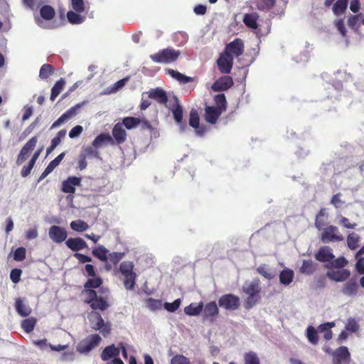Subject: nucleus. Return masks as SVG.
I'll return each instance as SVG.
<instances>
[{"mask_svg":"<svg viewBox=\"0 0 364 364\" xmlns=\"http://www.w3.org/2000/svg\"><path fill=\"white\" fill-rule=\"evenodd\" d=\"M348 264L346 257L341 256L325 265L328 269L326 277L336 282H343L349 279L350 271L345 267Z\"/></svg>","mask_w":364,"mask_h":364,"instance_id":"1","label":"nucleus"},{"mask_svg":"<svg viewBox=\"0 0 364 364\" xmlns=\"http://www.w3.org/2000/svg\"><path fill=\"white\" fill-rule=\"evenodd\" d=\"M260 281L259 279H255L250 284H245L242 286V291L247 295V297L245 299L244 306L246 309H250L261 299Z\"/></svg>","mask_w":364,"mask_h":364,"instance_id":"2","label":"nucleus"},{"mask_svg":"<svg viewBox=\"0 0 364 364\" xmlns=\"http://www.w3.org/2000/svg\"><path fill=\"white\" fill-rule=\"evenodd\" d=\"M181 51L171 47L161 49L150 55L151 60L156 63L170 64L174 63L180 56Z\"/></svg>","mask_w":364,"mask_h":364,"instance_id":"3","label":"nucleus"},{"mask_svg":"<svg viewBox=\"0 0 364 364\" xmlns=\"http://www.w3.org/2000/svg\"><path fill=\"white\" fill-rule=\"evenodd\" d=\"M134 264L130 261H124L119 264V272L124 277V285L132 290L136 284V274L134 272Z\"/></svg>","mask_w":364,"mask_h":364,"instance_id":"4","label":"nucleus"},{"mask_svg":"<svg viewBox=\"0 0 364 364\" xmlns=\"http://www.w3.org/2000/svg\"><path fill=\"white\" fill-rule=\"evenodd\" d=\"M320 239L323 243L331 242H341L344 240L343 235L340 232L338 227L328 225L323 230Z\"/></svg>","mask_w":364,"mask_h":364,"instance_id":"5","label":"nucleus"},{"mask_svg":"<svg viewBox=\"0 0 364 364\" xmlns=\"http://www.w3.org/2000/svg\"><path fill=\"white\" fill-rule=\"evenodd\" d=\"M101 341L102 338L98 334H92L79 343L77 350L80 353H87L97 346Z\"/></svg>","mask_w":364,"mask_h":364,"instance_id":"6","label":"nucleus"},{"mask_svg":"<svg viewBox=\"0 0 364 364\" xmlns=\"http://www.w3.org/2000/svg\"><path fill=\"white\" fill-rule=\"evenodd\" d=\"M91 317L95 318V321L90 318L92 323V328L95 331H100L103 336L106 337L111 332V324L109 323H105L102 316L98 312H92L90 314Z\"/></svg>","mask_w":364,"mask_h":364,"instance_id":"7","label":"nucleus"},{"mask_svg":"<svg viewBox=\"0 0 364 364\" xmlns=\"http://www.w3.org/2000/svg\"><path fill=\"white\" fill-rule=\"evenodd\" d=\"M245 45L241 38H237L230 43H228L225 48L224 53L232 57H239L244 53Z\"/></svg>","mask_w":364,"mask_h":364,"instance_id":"8","label":"nucleus"},{"mask_svg":"<svg viewBox=\"0 0 364 364\" xmlns=\"http://www.w3.org/2000/svg\"><path fill=\"white\" fill-rule=\"evenodd\" d=\"M218 304L226 310L235 311L240 307V298L232 294H224L220 297Z\"/></svg>","mask_w":364,"mask_h":364,"instance_id":"9","label":"nucleus"},{"mask_svg":"<svg viewBox=\"0 0 364 364\" xmlns=\"http://www.w3.org/2000/svg\"><path fill=\"white\" fill-rule=\"evenodd\" d=\"M38 142V136H34L31 138L21 149L17 159L16 164H22L30 156L31 152L34 149Z\"/></svg>","mask_w":364,"mask_h":364,"instance_id":"10","label":"nucleus"},{"mask_svg":"<svg viewBox=\"0 0 364 364\" xmlns=\"http://www.w3.org/2000/svg\"><path fill=\"white\" fill-rule=\"evenodd\" d=\"M350 354L346 346H341L332 353L333 364H349Z\"/></svg>","mask_w":364,"mask_h":364,"instance_id":"11","label":"nucleus"},{"mask_svg":"<svg viewBox=\"0 0 364 364\" xmlns=\"http://www.w3.org/2000/svg\"><path fill=\"white\" fill-rule=\"evenodd\" d=\"M174 99L176 101V104L173 105L171 108L173 117L176 123L179 126L180 131L184 132L187 129V124L186 122L183 120V108L182 106L179 104L178 98L176 97H174Z\"/></svg>","mask_w":364,"mask_h":364,"instance_id":"12","label":"nucleus"},{"mask_svg":"<svg viewBox=\"0 0 364 364\" xmlns=\"http://www.w3.org/2000/svg\"><path fill=\"white\" fill-rule=\"evenodd\" d=\"M48 235L53 242L61 243L67 240L68 232L64 228L58 225H52L49 228Z\"/></svg>","mask_w":364,"mask_h":364,"instance_id":"13","label":"nucleus"},{"mask_svg":"<svg viewBox=\"0 0 364 364\" xmlns=\"http://www.w3.org/2000/svg\"><path fill=\"white\" fill-rule=\"evenodd\" d=\"M234 59L223 53L217 60L219 70L221 73L229 74L232 68Z\"/></svg>","mask_w":364,"mask_h":364,"instance_id":"14","label":"nucleus"},{"mask_svg":"<svg viewBox=\"0 0 364 364\" xmlns=\"http://www.w3.org/2000/svg\"><path fill=\"white\" fill-rule=\"evenodd\" d=\"M315 259L320 262H331L335 259L332 249L328 246H323L315 253Z\"/></svg>","mask_w":364,"mask_h":364,"instance_id":"15","label":"nucleus"},{"mask_svg":"<svg viewBox=\"0 0 364 364\" xmlns=\"http://www.w3.org/2000/svg\"><path fill=\"white\" fill-rule=\"evenodd\" d=\"M81 183V178L77 176H70L63 181L61 191L65 193H74L75 187Z\"/></svg>","mask_w":364,"mask_h":364,"instance_id":"16","label":"nucleus"},{"mask_svg":"<svg viewBox=\"0 0 364 364\" xmlns=\"http://www.w3.org/2000/svg\"><path fill=\"white\" fill-rule=\"evenodd\" d=\"M233 85L232 78L229 75H225L218 79L212 85V89L215 92L225 91Z\"/></svg>","mask_w":364,"mask_h":364,"instance_id":"17","label":"nucleus"},{"mask_svg":"<svg viewBox=\"0 0 364 364\" xmlns=\"http://www.w3.org/2000/svg\"><path fill=\"white\" fill-rule=\"evenodd\" d=\"M223 112L215 106H206L205 108V120L209 124H214Z\"/></svg>","mask_w":364,"mask_h":364,"instance_id":"18","label":"nucleus"},{"mask_svg":"<svg viewBox=\"0 0 364 364\" xmlns=\"http://www.w3.org/2000/svg\"><path fill=\"white\" fill-rule=\"evenodd\" d=\"M148 96L149 98L156 100L159 104H166L168 102V96L162 88L156 87L151 89L148 92Z\"/></svg>","mask_w":364,"mask_h":364,"instance_id":"19","label":"nucleus"},{"mask_svg":"<svg viewBox=\"0 0 364 364\" xmlns=\"http://www.w3.org/2000/svg\"><path fill=\"white\" fill-rule=\"evenodd\" d=\"M65 245L72 251L76 252L87 247L86 242L81 237H70L65 240Z\"/></svg>","mask_w":364,"mask_h":364,"instance_id":"20","label":"nucleus"},{"mask_svg":"<svg viewBox=\"0 0 364 364\" xmlns=\"http://www.w3.org/2000/svg\"><path fill=\"white\" fill-rule=\"evenodd\" d=\"M81 107L80 104H77L74 107H72L63 113L56 121H55L51 125L50 129H54L59 127L61 124L65 122L68 119L75 116L77 114V110Z\"/></svg>","mask_w":364,"mask_h":364,"instance_id":"21","label":"nucleus"},{"mask_svg":"<svg viewBox=\"0 0 364 364\" xmlns=\"http://www.w3.org/2000/svg\"><path fill=\"white\" fill-rule=\"evenodd\" d=\"M112 136L114 137V144H121L126 141L127 133L121 123H117L114 126L112 129Z\"/></svg>","mask_w":364,"mask_h":364,"instance_id":"22","label":"nucleus"},{"mask_svg":"<svg viewBox=\"0 0 364 364\" xmlns=\"http://www.w3.org/2000/svg\"><path fill=\"white\" fill-rule=\"evenodd\" d=\"M120 353V348H117L114 344L109 345L104 348L101 353V358L102 360H108L113 358H118Z\"/></svg>","mask_w":364,"mask_h":364,"instance_id":"23","label":"nucleus"},{"mask_svg":"<svg viewBox=\"0 0 364 364\" xmlns=\"http://www.w3.org/2000/svg\"><path fill=\"white\" fill-rule=\"evenodd\" d=\"M125 256L124 252H111L108 253V261L105 262V269L108 271L111 270L112 266H116Z\"/></svg>","mask_w":364,"mask_h":364,"instance_id":"24","label":"nucleus"},{"mask_svg":"<svg viewBox=\"0 0 364 364\" xmlns=\"http://www.w3.org/2000/svg\"><path fill=\"white\" fill-rule=\"evenodd\" d=\"M358 289L357 282L354 279H350L346 282L341 289V292L346 296L356 295Z\"/></svg>","mask_w":364,"mask_h":364,"instance_id":"25","label":"nucleus"},{"mask_svg":"<svg viewBox=\"0 0 364 364\" xmlns=\"http://www.w3.org/2000/svg\"><path fill=\"white\" fill-rule=\"evenodd\" d=\"M166 73L171 75L173 78L178 81L181 84H186L188 82H193L195 78L186 76L180 72L173 70V69H167L166 70Z\"/></svg>","mask_w":364,"mask_h":364,"instance_id":"26","label":"nucleus"},{"mask_svg":"<svg viewBox=\"0 0 364 364\" xmlns=\"http://www.w3.org/2000/svg\"><path fill=\"white\" fill-rule=\"evenodd\" d=\"M294 277V273L292 269L284 268L279 273V282L282 284L288 286L292 282Z\"/></svg>","mask_w":364,"mask_h":364,"instance_id":"27","label":"nucleus"},{"mask_svg":"<svg viewBox=\"0 0 364 364\" xmlns=\"http://www.w3.org/2000/svg\"><path fill=\"white\" fill-rule=\"evenodd\" d=\"M204 307L202 301L199 303H191L184 308V313L188 316H198Z\"/></svg>","mask_w":364,"mask_h":364,"instance_id":"28","label":"nucleus"},{"mask_svg":"<svg viewBox=\"0 0 364 364\" xmlns=\"http://www.w3.org/2000/svg\"><path fill=\"white\" fill-rule=\"evenodd\" d=\"M104 144H114V140L109 134H100L92 141V146L98 148Z\"/></svg>","mask_w":364,"mask_h":364,"instance_id":"29","label":"nucleus"},{"mask_svg":"<svg viewBox=\"0 0 364 364\" xmlns=\"http://www.w3.org/2000/svg\"><path fill=\"white\" fill-rule=\"evenodd\" d=\"M219 309L215 301H210L204 306V316L214 318L218 316Z\"/></svg>","mask_w":364,"mask_h":364,"instance_id":"30","label":"nucleus"},{"mask_svg":"<svg viewBox=\"0 0 364 364\" xmlns=\"http://www.w3.org/2000/svg\"><path fill=\"white\" fill-rule=\"evenodd\" d=\"M317 269V264L312 260H304L300 267L301 274L310 275L312 274Z\"/></svg>","mask_w":364,"mask_h":364,"instance_id":"31","label":"nucleus"},{"mask_svg":"<svg viewBox=\"0 0 364 364\" xmlns=\"http://www.w3.org/2000/svg\"><path fill=\"white\" fill-rule=\"evenodd\" d=\"M15 307L17 313L23 317L28 316L32 311L31 309L28 306L26 305L20 298H18L16 300Z\"/></svg>","mask_w":364,"mask_h":364,"instance_id":"32","label":"nucleus"},{"mask_svg":"<svg viewBox=\"0 0 364 364\" xmlns=\"http://www.w3.org/2000/svg\"><path fill=\"white\" fill-rule=\"evenodd\" d=\"M258 15L255 13L247 14L244 16L243 22L246 26L252 29H257Z\"/></svg>","mask_w":364,"mask_h":364,"instance_id":"33","label":"nucleus"},{"mask_svg":"<svg viewBox=\"0 0 364 364\" xmlns=\"http://www.w3.org/2000/svg\"><path fill=\"white\" fill-rule=\"evenodd\" d=\"M92 253L95 257L102 262H107L108 261L107 255L109 250L103 245H99L94 248Z\"/></svg>","mask_w":364,"mask_h":364,"instance_id":"34","label":"nucleus"},{"mask_svg":"<svg viewBox=\"0 0 364 364\" xmlns=\"http://www.w3.org/2000/svg\"><path fill=\"white\" fill-rule=\"evenodd\" d=\"M65 85V81L63 78H60L58 81H56V82L51 89V94L50 97L51 101H54L55 98L60 95Z\"/></svg>","mask_w":364,"mask_h":364,"instance_id":"35","label":"nucleus"},{"mask_svg":"<svg viewBox=\"0 0 364 364\" xmlns=\"http://www.w3.org/2000/svg\"><path fill=\"white\" fill-rule=\"evenodd\" d=\"M349 0H337L333 6L332 10L336 16H340L345 13Z\"/></svg>","mask_w":364,"mask_h":364,"instance_id":"36","label":"nucleus"},{"mask_svg":"<svg viewBox=\"0 0 364 364\" xmlns=\"http://www.w3.org/2000/svg\"><path fill=\"white\" fill-rule=\"evenodd\" d=\"M41 16L46 20L50 21L53 19L55 15V9L49 5H44L40 9Z\"/></svg>","mask_w":364,"mask_h":364,"instance_id":"37","label":"nucleus"},{"mask_svg":"<svg viewBox=\"0 0 364 364\" xmlns=\"http://www.w3.org/2000/svg\"><path fill=\"white\" fill-rule=\"evenodd\" d=\"M93 310L105 311L109 307V304L105 299L102 296L97 297L92 303L90 305Z\"/></svg>","mask_w":364,"mask_h":364,"instance_id":"38","label":"nucleus"},{"mask_svg":"<svg viewBox=\"0 0 364 364\" xmlns=\"http://www.w3.org/2000/svg\"><path fill=\"white\" fill-rule=\"evenodd\" d=\"M141 123V119L134 117H127L122 119V126H124L127 129H132Z\"/></svg>","mask_w":364,"mask_h":364,"instance_id":"39","label":"nucleus"},{"mask_svg":"<svg viewBox=\"0 0 364 364\" xmlns=\"http://www.w3.org/2000/svg\"><path fill=\"white\" fill-rule=\"evenodd\" d=\"M75 11H69L67 13L68 21L72 24H80L85 21V17L82 16Z\"/></svg>","mask_w":364,"mask_h":364,"instance_id":"40","label":"nucleus"},{"mask_svg":"<svg viewBox=\"0 0 364 364\" xmlns=\"http://www.w3.org/2000/svg\"><path fill=\"white\" fill-rule=\"evenodd\" d=\"M36 324V319L33 317H30L28 318L24 319L21 322V327L26 333H30L33 331Z\"/></svg>","mask_w":364,"mask_h":364,"instance_id":"41","label":"nucleus"},{"mask_svg":"<svg viewBox=\"0 0 364 364\" xmlns=\"http://www.w3.org/2000/svg\"><path fill=\"white\" fill-rule=\"evenodd\" d=\"M215 106L220 109L222 112H225L227 109V100L224 94H218L214 97Z\"/></svg>","mask_w":364,"mask_h":364,"instance_id":"42","label":"nucleus"},{"mask_svg":"<svg viewBox=\"0 0 364 364\" xmlns=\"http://www.w3.org/2000/svg\"><path fill=\"white\" fill-rule=\"evenodd\" d=\"M102 284V279L100 277H93L88 279L84 284V289H92L100 287Z\"/></svg>","mask_w":364,"mask_h":364,"instance_id":"43","label":"nucleus"},{"mask_svg":"<svg viewBox=\"0 0 364 364\" xmlns=\"http://www.w3.org/2000/svg\"><path fill=\"white\" fill-rule=\"evenodd\" d=\"M306 337L308 341L313 345H316L318 342V336L314 327L309 326L306 328Z\"/></svg>","mask_w":364,"mask_h":364,"instance_id":"44","label":"nucleus"},{"mask_svg":"<svg viewBox=\"0 0 364 364\" xmlns=\"http://www.w3.org/2000/svg\"><path fill=\"white\" fill-rule=\"evenodd\" d=\"M70 228L75 231L83 232L89 228V225L82 220H77L70 223Z\"/></svg>","mask_w":364,"mask_h":364,"instance_id":"45","label":"nucleus"},{"mask_svg":"<svg viewBox=\"0 0 364 364\" xmlns=\"http://www.w3.org/2000/svg\"><path fill=\"white\" fill-rule=\"evenodd\" d=\"M54 73L53 66L50 64H44L41 66L39 77L41 79H47Z\"/></svg>","mask_w":364,"mask_h":364,"instance_id":"46","label":"nucleus"},{"mask_svg":"<svg viewBox=\"0 0 364 364\" xmlns=\"http://www.w3.org/2000/svg\"><path fill=\"white\" fill-rule=\"evenodd\" d=\"M358 242H359V236L355 233L351 232L349 234L347 237V244L348 247L350 250H355L358 247Z\"/></svg>","mask_w":364,"mask_h":364,"instance_id":"47","label":"nucleus"},{"mask_svg":"<svg viewBox=\"0 0 364 364\" xmlns=\"http://www.w3.org/2000/svg\"><path fill=\"white\" fill-rule=\"evenodd\" d=\"M82 294L86 296L84 302L90 305L98 297L96 291L94 289H84Z\"/></svg>","mask_w":364,"mask_h":364,"instance_id":"48","label":"nucleus"},{"mask_svg":"<svg viewBox=\"0 0 364 364\" xmlns=\"http://www.w3.org/2000/svg\"><path fill=\"white\" fill-rule=\"evenodd\" d=\"M244 364H260V362L257 355L252 351H250L244 355Z\"/></svg>","mask_w":364,"mask_h":364,"instance_id":"49","label":"nucleus"},{"mask_svg":"<svg viewBox=\"0 0 364 364\" xmlns=\"http://www.w3.org/2000/svg\"><path fill=\"white\" fill-rule=\"evenodd\" d=\"M189 124L193 128H198L200 118L196 109H191L189 114Z\"/></svg>","mask_w":364,"mask_h":364,"instance_id":"50","label":"nucleus"},{"mask_svg":"<svg viewBox=\"0 0 364 364\" xmlns=\"http://www.w3.org/2000/svg\"><path fill=\"white\" fill-rule=\"evenodd\" d=\"M276 4V0H260L258 4V9L261 11H269Z\"/></svg>","mask_w":364,"mask_h":364,"instance_id":"51","label":"nucleus"},{"mask_svg":"<svg viewBox=\"0 0 364 364\" xmlns=\"http://www.w3.org/2000/svg\"><path fill=\"white\" fill-rule=\"evenodd\" d=\"M257 272L268 279H271L274 277V274L269 271L266 264L259 266L257 268Z\"/></svg>","mask_w":364,"mask_h":364,"instance_id":"52","label":"nucleus"},{"mask_svg":"<svg viewBox=\"0 0 364 364\" xmlns=\"http://www.w3.org/2000/svg\"><path fill=\"white\" fill-rule=\"evenodd\" d=\"M181 301L180 299H177L171 303L166 302L164 304L165 309L168 312H175L181 306Z\"/></svg>","mask_w":364,"mask_h":364,"instance_id":"53","label":"nucleus"},{"mask_svg":"<svg viewBox=\"0 0 364 364\" xmlns=\"http://www.w3.org/2000/svg\"><path fill=\"white\" fill-rule=\"evenodd\" d=\"M39 122L38 118H36L29 126H28L25 130L21 133L19 139H24L28 135H29Z\"/></svg>","mask_w":364,"mask_h":364,"instance_id":"54","label":"nucleus"},{"mask_svg":"<svg viewBox=\"0 0 364 364\" xmlns=\"http://www.w3.org/2000/svg\"><path fill=\"white\" fill-rule=\"evenodd\" d=\"M360 326L355 318H350L346 325V330L352 333L357 332L359 330Z\"/></svg>","mask_w":364,"mask_h":364,"instance_id":"55","label":"nucleus"},{"mask_svg":"<svg viewBox=\"0 0 364 364\" xmlns=\"http://www.w3.org/2000/svg\"><path fill=\"white\" fill-rule=\"evenodd\" d=\"M26 250L25 247H18L14 254V259L16 261L21 262L26 258Z\"/></svg>","mask_w":364,"mask_h":364,"instance_id":"56","label":"nucleus"},{"mask_svg":"<svg viewBox=\"0 0 364 364\" xmlns=\"http://www.w3.org/2000/svg\"><path fill=\"white\" fill-rule=\"evenodd\" d=\"M71 6L77 13H82L85 11L84 0H71Z\"/></svg>","mask_w":364,"mask_h":364,"instance_id":"57","label":"nucleus"},{"mask_svg":"<svg viewBox=\"0 0 364 364\" xmlns=\"http://www.w3.org/2000/svg\"><path fill=\"white\" fill-rule=\"evenodd\" d=\"M171 364H191L188 358L183 355H176L171 360Z\"/></svg>","mask_w":364,"mask_h":364,"instance_id":"58","label":"nucleus"},{"mask_svg":"<svg viewBox=\"0 0 364 364\" xmlns=\"http://www.w3.org/2000/svg\"><path fill=\"white\" fill-rule=\"evenodd\" d=\"M66 135V130L62 129L58 132L56 136L51 140V145L56 147L61 142V139Z\"/></svg>","mask_w":364,"mask_h":364,"instance_id":"59","label":"nucleus"},{"mask_svg":"<svg viewBox=\"0 0 364 364\" xmlns=\"http://www.w3.org/2000/svg\"><path fill=\"white\" fill-rule=\"evenodd\" d=\"M362 16L361 14L358 15H352L348 19V25L349 27L354 28L359 25L360 18Z\"/></svg>","mask_w":364,"mask_h":364,"instance_id":"60","label":"nucleus"},{"mask_svg":"<svg viewBox=\"0 0 364 364\" xmlns=\"http://www.w3.org/2000/svg\"><path fill=\"white\" fill-rule=\"evenodd\" d=\"M65 154V152H63L60 154L57 157H55L53 160H52L48 166L53 171L61 162V161L63 159Z\"/></svg>","mask_w":364,"mask_h":364,"instance_id":"61","label":"nucleus"},{"mask_svg":"<svg viewBox=\"0 0 364 364\" xmlns=\"http://www.w3.org/2000/svg\"><path fill=\"white\" fill-rule=\"evenodd\" d=\"M341 193H338L333 196L331 200V203L336 208H339L344 202L341 199Z\"/></svg>","mask_w":364,"mask_h":364,"instance_id":"62","label":"nucleus"},{"mask_svg":"<svg viewBox=\"0 0 364 364\" xmlns=\"http://www.w3.org/2000/svg\"><path fill=\"white\" fill-rule=\"evenodd\" d=\"M21 272L20 269H14L11 271L10 279L12 282L16 284L20 281Z\"/></svg>","mask_w":364,"mask_h":364,"instance_id":"63","label":"nucleus"},{"mask_svg":"<svg viewBox=\"0 0 364 364\" xmlns=\"http://www.w3.org/2000/svg\"><path fill=\"white\" fill-rule=\"evenodd\" d=\"M339 224L341 225L343 227L348 228V229H355L357 226V224L355 223H351L349 222V220L343 216L340 217Z\"/></svg>","mask_w":364,"mask_h":364,"instance_id":"64","label":"nucleus"}]
</instances>
